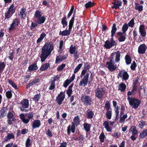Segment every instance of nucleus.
Listing matches in <instances>:
<instances>
[{"instance_id":"1","label":"nucleus","mask_w":147,"mask_h":147,"mask_svg":"<svg viewBox=\"0 0 147 147\" xmlns=\"http://www.w3.org/2000/svg\"><path fill=\"white\" fill-rule=\"evenodd\" d=\"M41 49L40 57L41 62H43L51 55L54 49V45L52 42L47 41L45 43Z\"/></svg>"},{"instance_id":"2","label":"nucleus","mask_w":147,"mask_h":147,"mask_svg":"<svg viewBox=\"0 0 147 147\" xmlns=\"http://www.w3.org/2000/svg\"><path fill=\"white\" fill-rule=\"evenodd\" d=\"M73 122L71 123V126L69 125L67 127V132L68 135L70 134L71 131L74 133L75 132V127L80 124V119L78 116L75 117L73 119Z\"/></svg>"},{"instance_id":"3","label":"nucleus","mask_w":147,"mask_h":147,"mask_svg":"<svg viewBox=\"0 0 147 147\" xmlns=\"http://www.w3.org/2000/svg\"><path fill=\"white\" fill-rule=\"evenodd\" d=\"M127 99L129 101V105L134 109H137L141 103L140 99L128 96Z\"/></svg>"},{"instance_id":"4","label":"nucleus","mask_w":147,"mask_h":147,"mask_svg":"<svg viewBox=\"0 0 147 147\" xmlns=\"http://www.w3.org/2000/svg\"><path fill=\"white\" fill-rule=\"evenodd\" d=\"M80 100L83 104L86 106L90 105L93 100L91 96L85 94L81 96Z\"/></svg>"},{"instance_id":"5","label":"nucleus","mask_w":147,"mask_h":147,"mask_svg":"<svg viewBox=\"0 0 147 147\" xmlns=\"http://www.w3.org/2000/svg\"><path fill=\"white\" fill-rule=\"evenodd\" d=\"M20 24V20L18 18L13 19L12 21L10 27L8 29V32L10 33L16 30Z\"/></svg>"},{"instance_id":"6","label":"nucleus","mask_w":147,"mask_h":147,"mask_svg":"<svg viewBox=\"0 0 147 147\" xmlns=\"http://www.w3.org/2000/svg\"><path fill=\"white\" fill-rule=\"evenodd\" d=\"M20 108L21 111L22 112H27L28 110L26 109L28 108L29 106V101L27 99H24L21 102L20 104Z\"/></svg>"},{"instance_id":"7","label":"nucleus","mask_w":147,"mask_h":147,"mask_svg":"<svg viewBox=\"0 0 147 147\" xmlns=\"http://www.w3.org/2000/svg\"><path fill=\"white\" fill-rule=\"evenodd\" d=\"M96 96L99 99H101L105 93V90L103 87L97 88L94 90Z\"/></svg>"},{"instance_id":"8","label":"nucleus","mask_w":147,"mask_h":147,"mask_svg":"<svg viewBox=\"0 0 147 147\" xmlns=\"http://www.w3.org/2000/svg\"><path fill=\"white\" fill-rule=\"evenodd\" d=\"M15 11V8L14 5L13 3L10 5L7 12L5 13V18L8 19L9 18Z\"/></svg>"},{"instance_id":"9","label":"nucleus","mask_w":147,"mask_h":147,"mask_svg":"<svg viewBox=\"0 0 147 147\" xmlns=\"http://www.w3.org/2000/svg\"><path fill=\"white\" fill-rule=\"evenodd\" d=\"M20 119L24 123L27 124L30 120L33 118V115L32 112L28 113L27 114L28 119H26L24 115L22 113L20 115Z\"/></svg>"},{"instance_id":"10","label":"nucleus","mask_w":147,"mask_h":147,"mask_svg":"<svg viewBox=\"0 0 147 147\" xmlns=\"http://www.w3.org/2000/svg\"><path fill=\"white\" fill-rule=\"evenodd\" d=\"M119 77L121 78L122 80L126 81L129 78V75L127 72L125 70L120 71L118 74V78Z\"/></svg>"},{"instance_id":"11","label":"nucleus","mask_w":147,"mask_h":147,"mask_svg":"<svg viewBox=\"0 0 147 147\" xmlns=\"http://www.w3.org/2000/svg\"><path fill=\"white\" fill-rule=\"evenodd\" d=\"M14 112L13 111H10L8 112L7 115V122L9 125H11L13 124L12 122L15 121V118L14 117Z\"/></svg>"},{"instance_id":"12","label":"nucleus","mask_w":147,"mask_h":147,"mask_svg":"<svg viewBox=\"0 0 147 147\" xmlns=\"http://www.w3.org/2000/svg\"><path fill=\"white\" fill-rule=\"evenodd\" d=\"M65 97V94L64 92H61L56 97V101L59 105H61L64 100Z\"/></svg>"},{"instance_id":"13","label":"nucleus","mask_w":147,"mask_h":147,"mask_svg":"<svg viewBox=\"0 0 147 147\" xmlns=\"http://www.w3.org/2000/svg\"><path fill=\"white\" fill-rule=\"evenodd\" d=\"M117 29L116 27V25L115 24H113L112 27V29L111 31V37L112 38L111 39L110 42L116 45H117V43L114 40L113 37L116 33V32L117 31Z\"/></svg>"},{"instance_id":"14","label":"nucleus","mask_w":147,"mask_h":147,"mask_svg":"<svg viewBox=\"0 0 147 147\" xmlns=\"http://www.w3.org/2000/svg\"><path fill=\"white\" fill-rule=\"evenodd\" d=\"M89 76V73H87L84 76L82 80L80 81L79 83V86H84L87 85L88 82Z\"/></svg>"},{"instance_id":"15","label":"nucleus","mask_w":147,"mask_h":147,"mask_svg":"<svg viewBox=\"0 0 147 147\" xmlns=\"http://www.w3.org/2000/svg\"><path fill=\"white\" fill-rule=\"evenodd\" d=\"M146 46L145 44L140 45L138 47V52L140 54H143L145 53L146 49Z\"/></svg>"},{"instance_id":"16","label":"nucleus","mask_w":147,"mask_h":147,"mask_svg":"<svg viewBox=\"0 0 147 147\" xmlns=\"http://www.w3.org/2000/svg\"><path fill=\"white\" fill-rule=\"evenodd\" d=\"M40 82V80L39 78H34L32 80H30V82L27 84L26 86L27 89L30 88V87L32 86L35 84L39 83Z\"/></svg>"},{"instance_id":"17","label":"nucleus","mask_w":147,"mask_h":147,"mask_svg":"<svg viewBox=\"0 0 147 147\" xmlns=\"http://www.w3.org/2000/svg\"><path fill=\"white\" fill-rule=\"evenodd\" d=\"M15 138V135L13 133H7V135L5 136L4 139V142H9L11 139H14Z\"/></svg>"},{"instance_id":"18","label":"nucleus","mask_w":147,"mask_h":147,"mask_svg":"<svg viewBox=\"0 0 147 147\" xmlns=\"http://www.w3.org/2000/svg\"><path fill=\"white\" fill-rule=\"evenodd\" d=\"M117 35L119 36L118 40L119 42L125 41L126 39V33H123L121 32H118L117 33Z\"/></svg>"},{"instance_id":"19","label":"nucleus","mask_w":147,"mask_h":147,"mask_svg":"<svg viewBox=\"0 0 147 147\" xmlns=\"http://www.w3.org/2000/svg\"><path fill=\"white\" fill-rule=\"evenodd\" d=\"M41 125L40 121V120H35L32 122V128L33 129L38 128L40 127Z\"/></svg>"},{"instance_id":"20","label":"nucleus","mask_w":147,"mask_h":147,"mask_svg":"<svg viewBox=\"0 0 147 147\" xmlns=\"http://www.w3.org/2000/svg\"><path fill=\"white\" fill-rule=\"evenodd\" d=\"M139 32L141 36L144 37L146 35V32L144 25H141L139 27Z\"/></svg>"},{"instance_id":"21","label":"nucleus","mask_w":147,"mask_h":147,"mask_svg":"<svg viewBox=\"0 0 147 147\" xmlns=\"http://www.w3.org/2000/svg\"><path fill=\"white\" fill-rule=\"evenodd\" d=\"M116 45L109 40H107L105 42L104 47L107 49H110Z\"/></svg>"},{"instance_id":"22","label":"nucleus","mask_w":147,"mask_h":147,"mask_svg":"<svg viewBox=\"0 0 147 147\" xmlns=\"http://www.w3.org/2000/svg\"><path fill=\"white\" fill-rule=\"evenodd\" d=\"M26 8L23 7L22 8L20 11V15L21 18L22 19H25L26 15L27 12H26Z\"/></svg>"},{"instance_id":"23","label":"nucleus","mask_w":147,"mask_h":147,"mask_svg":"<svg viewBox=\"0 0 147 147\" xmlns=\"http://www.w3.org/2000/svg\"><path fill=\"white\" fill-rule=\"evenodd\" d=\"M137 86H133L131 91H129L127 93V95L128 96H129L131 95H134L135 94L137 90Z\"/></svg>"},{"instance_id":"24","label":"nucleus","mask_w":147,"mask_h":147,"mask_svg":"<svg viewBox=\"0 0 147 147\" xmlns=\"http://www.w3.org/2000/svg\"><path fill=\"white\" fill-rule=\"evenodd\" d=\"M8 110L7 107H2L0 110V118L4 117L6 115V113Z\"/></svg>"},{"instance_id":"25","label":"nucleus","mask_w":147,"mask_h":147,"mask_svg":"<svg viewBox=\"0 0 147 147\" xmlns=\"http://www.w3.org/2000/svg\"><path fill=\"white\" fill-rule=\"evenodd\" d=\"M37 63H36L29 65L28 67V70L29 71L36 70L38 69Z\"/></svg>"},{"instance_id":"26","label":"nucleus","mask_w":147,"mask_h":147,"mask_svg":"<svg viewBox=\"0 0 147 147\" xmlns=\"http://www.w3.org/2000/svg\"><path fill=\"white\" fill-rule=\"evenodd\" d=\"M107 65V68L110 71H114L117 68V66L114 64H106Z\"/></svg>"},{"instance_id":"27","label":"nucleus","mask_w":147,"mask_h":147,"mask_svg":"<svg viewBox=\"0 0 147 147\" xmlns=\"http://www.w3.org/2000/svg\"><path fill=\"white\" fill-rule=\"evenodd\" d=\"M50 65L48 63H46L42 65L40 69L41 71H43L47 70L49 67L50 68Z\"/></svg>"},{"instance_id":"28","label":"nucleus","mask_w":147,"mask_h":147,"mask_svg":"<svg viewBox=\"0 0 147 147\" xmlns=\"http://www.w3.org/2000/svg\"><path fill=\"white\" fill-rule=\"evenodd\" d=\"M103 126H104L105 128L107 131L111 132L112 130L111 127L109 126V123L108 121H105L103 123Z\"/></svg>"},{"instance_id":"29","label":"nucleus","mask_w":147,"mask_h":147,"mask_svg":"<svg viewBox=\"0 0 147 147\" xmlns=\"http://www.w3.org/2000/svg\"><path fill=\"white\" fill-rule=\"evenodd\" d=\"M126 88V85L123 83H121L119 85L118 90H120L121 92H124Z\"/></svg>"},{"instance_id":"30","label":"nucleus","mask_w":147,"mask_h":147,"mask_svg":"<svg viewBox=\"0 0 147 147\" xmlns=\"http://www.w3.org/2000/svg\"><path fill=\"white\" fill-rule=\"evenodd\" d=\"M71 31L69 30L66 29L63 31H60L59 32V35L62 36H69L70 34Z\"/></svg>"},{"instance_id":"31","label":"nucleus","mask_w":147,"mask_h":147,"mask_svg":"<svg viewBox=\"0 0 147 147\" xmlns=\"http://www.w3.org/2000/svg\"><path fill=\"white\" fill-rule=\"evenodd\" d=\"M74 14L73 16L71 18V20L69 21V22L68 30L71 32V31L74 22Z\"/></svg>"},{"instance_id":"32","label":"nucleus","mask_w":147,"mask_h":147,"mask_svg":"<svg viewBox=\"0 0 147 147\" xmlns=\"http://www.w3.org/2000/svg\"><path fill=\"white\" fill-rule=\"evenodd\" d=\"M147 136V129L143 130L140 134L139 135V139L143 138L146 137Z\"/></svg>"},{"instance_id":"33","label":"nucleus","mask_w":147,"mask_h":147,"mask_svg":"<svg viewBox=\"0 0 147 147\" xmlns=\"http://www.w3.org/2000/svg\"><path fill=\"white\" fill-rule=\"evenodd\" d=\"M125 59L126 63L127 65H129L131 63V58L129 55L127 54L126 55L125 57Z\"/></svg>"},{"instance_id":"34","label":"nucleus","mask_w":147,"mask_h":147,"mask_svg":"<svg viewBox=\"0 0 147 147\" xmlns=\"http://www.w3.org/2000/svg\"><path fill=\"white\" fill-rule=\"evenodd\" d=\"M139 5V4L138 3H135V9L140 12L143 10V6L142 5Z\"/></svg>"},{"instance_id":"35","label":"nucleus","mask_w":147,"mask_h":147,"mask_svg":"<svg viewBox=\"0 0 147 147\" xmlns=\"http://www.w3.org/2000/svg\"><path fill=\"white\" fill-rule=\"evenodd\" d=\"M37 19V23L38 24H41L44 23L46 20V18L44 16H41V17Z\"/></svg>"},{"instance_id":"36","label":"nucleus","mask_w":147,"mask_h":147,"mask_svg":"<svg viewBox=\"0 0 147 147\" xmlns=\"http://www.w3.org/2000/svg\"><path fill=\"white\" fill-rule=\"evenodd\" d=\"M95 3L91 1H89L85 5V6L86 9H88L94 6Z\"/></svg>"},{"instance_id":"37","label":"nucleus","mask_w":147,"mask_h":147,"mask_svg":"<svg viewBox=\"0 0 147 147\" xmlns=\"http://www.w3.org/2000/svg\"><path fill=\"white\" fill-rule=\"evenodd\" d=\"M61 23L63 25V28H65L67 25V21L66 16H64L61 19Z\"/></svg>"},{"instance_id":"38","label":"nucleus","mask_w":147,"mask_h":147,"mask_svg":"<svg viewBox=\"0 0 147 147\" xmlns=\"http://www.w3.org/2000/svg\"><path fill=\"white\" fill-rule=\"evenodd\" d=\"M105 113V115L108 119H110L112 117V110H107Z\"/></svg>"},{"instance_id":"39","label":"nucleus","mask_w":147,"mask_h":147,"mask_svg":"<svg viewBox=\"0 0 147 147\" xmlns=\"http://www.w3.org/2000/svg\"><path fill=\"white\" fill-rule=\"evenodd\" d=\"M41 95L39 93L35 95L34 97L32 98V100L36 103L38 102L39 99L40 98Z\"/></svg>"},{"instance_id":"40","label":"nucleus","mask_w":147,"mask_h":147,"mask_svg":"<svg viewBox=\"0 0 147 147\" xmlns=\"http://www.w3.org/2000/svg\"><path fill=\"white\" fill-rule=\"evenodd\" d=\"M84 128L86 132H89L90 131L91 125L87 123H84L83 124Z\"/></svg>"},{"instance_id":"41","label":"nucleus","mask_w":147,"mask_h":147,"mask_svg":"<svg viewBox=\"0 0 147 147\" xmlns=\"http://www.w3.org/2000/svg\"><path fill=\"white\" fill-rule=\"evenodd\" d=\"M77 51V50L76 49V48L75 46H74L72 45H71L69 49V52L71 54H74Z\"/></svg>"},{"instance_id":"42","label":"nucleus","mask_w":147,"mask_h":147,"mask_svg":"<svg viewBox=\"0 0 147 147\" xmlns=\"http://www.w3.org/2000/svg\"><path fill=\"white\" fill-rule=\"evenodd\" d=\"M122 3V2L121 1L118 0L117 1V3L115 4V5H113L111 7L112 9L114 8L115 9L119 8V6L121 5Z\"/></svg>"},{"instance_id":"43","label":"nucleus","mask_w":147,"mask_h":147,"mask_svg":"<svg viewBox=\"0 0 147 147\" xmlns=\"http://www.w3.org/2000/svg\"><path fill=\"white\" fill-rule=\"evenodd\" d=\"M94 115V113L92 111H87V118L89 119H91L93 117Z\"/></svg>"},{"instance_id":"44","label":"nucleus","mask_w":147,"mask_h":147,"mask_svg":"<svg viewBox=\"0 0 147 147\" xmlns=\"http://www.w3.org/2000/svg\"><path fill=\"white\" fill-rule=\"evenodd\" d=\"M129 130L130 131H132V134L133 135H136L138 132V131L135 126H132L129 129Z\"/></svg>"},{"instance_id":"45","label":"nucleus","mask_w":147,"mask_h":147,"mask_svg":"<svg viewBox=\"0 0 147 147\" xmlns=\"http://www.w3.org/2000/svg\"><path fill=\"white\" fill-rule=\"evenodd\" d=\"M104 107L105 108L106 110H112L110 101L107 100L106 101Z\"/></svg>"},{"instance_id":"46","label":"nucleus","mask_w":147,"mask_h":147,"mask_svg":"<svg viewBox=\"0 0 147 147\" xmlns=\"http://www.w3.org/2000/svg\"><path fill=\"white\" fill-rule=\"evenodd\" d=\"M116 53V57L115 61L116 62H118L120 60V57L121 56L120 52L119 51L115 52Z\"/></svg>"},{"instance_id":"47","label":"nucleus","mask_w":147,"mask_h":147,"mask_svg":"<svg viewBox=\"0 0 147 147\" xmlns=\"http://www.w3.org/2000/svg\"><path fill=\"white\" fill-rule=\"evenodd\" d=\"M129 26L126 23L123 26V27L122 28V32H121L123 33H126L125 32L128 29Z\"/></svg>"},{"instance_id":"48","label":"nucleus","mask_w":147,"mask_h":147,"mask_svg":"<svg viewBox=\"0 0 147 147\" xmlns=\"http://www.w3.org/2000/svg\"><path fill=\"white\" fill-rule=\"evenodd\" d=\"M34 16L37 18L41 17L42 16V13L41 11L39 10L36 11L34 13Z\"/></svg>"},{"instance_id":"49","label":"nucleus","mask_w":147,"mask_h":147,"mask_svg":"<svg viewBox=\"0 0 147 147\" xmlns=\"http://www.w3.org/2000/svg\"><path fill=\"white\" fill-rule=\"evenodd\" d=\"M127 117V114L124 115L123 116H120V119L119 122L120 123H124L125 121V120Z\"/></svg>"},{"instance_id":"50","label":"nucleus","mask_w":147,"mask_h":147,"mask_svg":"<svg viewBox=\"0 0 147 147\" xmlns=\"http://www.w3.org/2000/svg\"><path fill=\"white\" fill-rule=\"evenodd\" d=\"M30 139L29 138H28L26 141L25 143L26 147H30L32 144Z\"/></svg>"},{"instance_id":"51","label":"nucleus","mask_w":147,"mask_h":147,"mask_svg":"<svg viewBox=\"0 0 147 147\" xmlns=\"http://www.w3.org/2000/svg\"><path fill=\"white\" fill-rule=\"evenodd\" d=\"M5 64L4 62L0 61V73L2 72L4 69Z\"/></svg>"},{"instance_id":"52","label":"nucleus","mask_w":147,"mask_h":147,"mask_svg":"<svg viewBox=\"0 0 147 147\" xmlns=\"http://www.w3.org/2000/svg\"><path fill=\"white\" fill-rule=\"evenodd\" d=\"M134 18H133L129 22L128 24L129 26L131 28H132L134 27Z\"/></svg>"},{"instance_id":"53","label":"nucleus","mask_w":147,"mask_h":147,"mask_svg":"<svg viewBox=\"0 0 147 147\" xmlns=\"http://www.w3.org/2000/svg\"><path fill=\"white\" fill-rule=\"evenodd\" d=\"M105 138V136L104 133L102 132L101 133L99 136V139L101 142H104Z\"/></svg>"},{"instance_id":"54","label":"nucleus","mask_w":147,"mask_h":147,"mask_svg":"<svg viewBox=\"0 0 147 147\" xmlns=\"http://www.w3.org/2000/svg\"><path fill=\"white\" fill-rule=\"evenodd\" d=\"M82 65V63L79 64L76 67V68L74 71V74L76 73L80 69Z\"/></svg>"},{"instance_id":"55","label":"nucleus","mask_w":147,"mask_h":147,"mask_svg":"<svg viewBox=\"0 0 147 147\" xmlns=\"http://www.w3.org/2000/svg\"><path fill=\"white\" fill-rule=\"evenodd\" d=\"M50 83L51 84L49 88V89L50 90H52L54 89L55 88V83L54 82L52 81H50Z\"/></svg>"},{"instance_id":"56","label":"nucleus","mask_w":147,"mask_h":147,"mask_svg":"<svg viewBox=\"0 0 147 147\" xmlns=\"http://www.w3.org/2000/svg\"><path fill=\"white\" fill-rule=\"evenodd\" d=\"M6 97L8 99H10L12 96V93L11 90L7 91L5 93Z\"/></svg>"},{"instance_id":"57","label":"nucleus","mask_w":147,"mask_h":147,"mask_svg":"<svg viewBox=\"0 0 147 147\" xmlns=\"http://www.w3.org/2000/svg\"><path fill=\"white\" fill-rule=\"evenodd\" d=\"M38 26V23L32 22L31 26L30 27L31 30L32 31L37 26Z\"/></svg>"},{"instance_id":"58","label":"nucleus","mask_w":147,"mask_h":147,"mask_svg":"<svg viewBox=\"0 0 147 147\" xmlns=\"http://www.w3.org/2000/svg\"><path fill=\"white\" fill-rule=\"evenodd\" d=\"M140 123L139 124V127L140 129H142L144 126L146 125L145 122L143 120H141L140 121Z\"/></svg>"},{"instance_id":"59","label":"nucleus","mask_w":147,"mask_h":147,"mask_svg":"<svg viewBox=\"0 0 147 147\" xmlns=\"http://www.w3.org/2000/svg\"><path fill=\"white\" fill-rule=\"evenodd\" d=\"M14 57V52L13 51H12V52L9 53V56L8 57V58L9 59L12 61Z\"/></svg>"},{"instance_id":"60","label":"nucleus","mask_w":147,"mask_h":147,"mask_svg":"<svg viewBox=\"0 0 147 147\" xmlns=\"http://www.w3.org/2000/svg\"><path fill=\"white\" fill-rule=\"evenodd\" d=\"M136 64L135 62L134 61L131 64V65L130 68L131 70L134 71L135 70L136 68Z\"/></svg>"},{"instance_id":"61","label":"nucleus","mask_w":147,"mask_h":147,"mask_svg":"<svg viewBox=\"0 0 147 147\" xmlns=\"http://www.w3.org/2000/svg\"><path fill=\"white\" fill-rule=\"evenodd\" d=\"M65 66V64L64 63L62 64L61 65L58 66L57 70L58 71H61L63 70Z\"/></svg>"},{"instance_id":"62","label":"nucleus","mask_w":147,"mask_h":147,"mask_svg":"<svg viewBox=\"0 0 147 147\" xmlns=\"http://www.w3.org/2000/svg\"><path fill=\"white\" fill-rule=\"evenodd\" d=\"M71 83L68 79L66 80L64 82L63 86L64 87L66 88Z\"/></svg>"},{"instance_id":"63","label":"nucleus","mask_w":147,"mask_h":147,"mask_svg":"<svg viewBox=\"0 0 147 147\" xmlns=\"http://www.w3.org/2000/svg\"><path fill=\"white\" fill-rule=\"evenodd\" d=\"M74 9V7L73 6H72L70 10L69 11V13L68 14L67 18H69L71 16L72 14L73 11Z\"/></svg>"},{"instance_id":"64","label":"nucleus","mask_w":147,"mask_h":147,"mask_svg":"<svg viewBox=\"0 0 147 147\" xmlns=\"http://www.w3.org/2000/svg\"><path fill=\"white\" fill-rule=\"evenodd\" d=\"M46 133L47 136L49 137H51L53 136V134L50 129H48L46 131Z\"/></svg>"}]
</instances>
